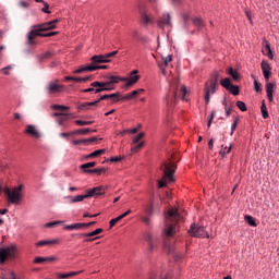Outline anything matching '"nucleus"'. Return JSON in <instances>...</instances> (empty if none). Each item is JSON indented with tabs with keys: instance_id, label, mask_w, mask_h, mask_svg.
I'll return each instance as SVG.
<instances>
[{
	"instance_id": "b1692460",
	"label": "nucleus",
	"mask_w": 279,
	"mask_h": 279,
	"mask_svg": "<svg viewBox=\"0 0 279 279\" xmlns=\"http://www.w3.org/2000/svg\"><path fill=\"white\" fill-rule=\"evenodd\" d=\"M90 86L94 88V94L97 95V93H105L106 92V88H104V82H99V81H96V82H93L90 84Z\"/></svg>"
},
{
	"instance_id": "9b49d317",
	"label": "nucleus",
	"mask_w": 279,
	"mask_h": 279,
	"mask_svg": "<svg viewBox=\"0 0 279 279\" xmlns=\"http://www.w3.org/2000/svg\"><path fill=\"white\" fill-rule=\"evenodd\" d=\"M107 80L108 81L102 83H104L105 92H108V93H110V90H114V88H117L116 84H119L121 82V77L114 76V75L107 76Z\"/></svg>"
},
{
	"instance_id": "37998d69",
	"label": "nucleus",
	"mask_w": 279,
	"mask_h": 279,
	"mask_svg": "<svg viewBox=\"0 0 279 279\" xmlns=\"http://www.w3.org/2000/svg\"><path fill=\"white\" fill-rule=\"evenodd\" d=\"M62 223H64V221H62V220L48 222V223H46V228H56V226H62Z\"/></svg>"
},
{
	"instance_id": "cd10ccee",
	"label": "nucleus",
	"mask_w": 279,
	"mask_h": 279,
	"mask_svg": "<svg viewBox=\"0 0 279 279\" xmlns=\"http://www.w3.org/2000/svg\"><path fill=\"white\" fill-rule=\"evenodd\" d=\"M265 47L263 50L264 56H267L269 60H274V51H271V46L269 45V41H265Z\"/></svg>"
},
{
	"instance_id": "ea45409f",
	"label": "nucleus",
	"mask_w": 279,
	"mask_h": 279,
	"mask_svg": "<svg viewBox=\"0 0 279 279\" xmlns=\"http://www.w3.org/2000/svg\"><path fill=\"white\" fill-rule=\"evenodd\" d=\"M193 23L196 27H198L199 29L204 28V21L199 17H195L193 19Z\"/></svg>"
},
{
	"instance_id": "3c124183",
	"label": "nucleus",
	"mask_w": 279,
	"mask_h": 279,
	"mask_svg": "<svg viewBox=\"0 0 279 279\" xmlns=\"http://www.w3.org/2000/svg\"><path fill=\"white\" fill-rule=\"evenodd\" d=\"M122 217L118 216L117 218L114 219H111L110 220V228H114V226H117V223H119V221H121Z\"/></svg>"
},
{
	"instance_id": "c9c22d12",
	"label": "nucleus",
	"mask_w": 279,
	"mask_h": 279,
	"mask_svg": "<svg viewBox=\"0 0 279 279\" xmlns=\"http://www.w3.org/2000/svg\"><path fill=\"white\" fill-rule=\"evenodd\" d=\"M86 173H96V175H101L102 173H106V168H96L92 170H85Z\"/></svg>"
},
{
	"instance_id": "864d4df0",
	"label": "nucleus",
	"mask_w": 279,
	"mask_h": 279,
	"mask_svg": "<svg viewBox=\"0 0 279 279\" xmlns=\"http://www.w3.org/2000/svg\"><path fill=\"white\" fill-rule=\"evenodd\" d=\"M260 86H262V84L258 83V81L255 80L254 81V88H255L256 93H260L263 90V88Z\"/></svg>"
},
{
	"instance_id": "423d86ee",
	"label": "nucleus",
	"mask_w": 279,
	"mask_h": 279,
	"mask_svg": "<svg viewBox=\"0 0 279 279\" xmlns=\"http://www.w3.org/2000/svg\"><path fill=\"white\" fill-rule=\"evenodd\" d=\"M40 27H33L32 26V31L28 32L27 34V45H29L31 47L36 45V38H38V36H40L41 38H50L51 36H56V34H58V32H50L48 34H43L41 32H49V29H43L39 31Z\"/></svg>"
},
{
	"instance_id": "4d7b16f0",
	"label": "nucleus",
	"mask_w": 279,
	"mask_h": 279,
	"mask_svg": "<svg viewBox=\"0 0 279 279\" xmlns=\"http://www.w3.org/2000/svg\"><path fill=\"white\" fill-rule=\"evenodd\" d=\"M154 250H156V240L148 242V252H154Z\"/></svg>"
},
{
	"instance_id": "de8ad7c7",
	"label": "nucleus",
	"mask_w": 279,
	"mask_h": 279,
	"mask_svg": "<svg viewBox=\"0 0 279 279\" xmlns=\"http://www.w3.org/2000/svg\"><path fill=\"white\" fill-rule=\"evenodd\" d=\"M144 240L147 241L148 243H151L154 240V235L150 232L144 233Z\"/></svg>"
},
{
	"instance_id": "052dcab7",
	"label": "nucleus",
	"mask_w": 279,
	"mask_h": 279,
	"mask_svg": "<svg viewBox=\"0 0 279 279\" xmlns=\"http://www.w3.org/2000/svg\"><path fill=\"white\" fill-rule=\"evenodd\" d=\"M41 12H45V14H51V11H49V3L44 2V8L41 9Z\"/></svg>"
},
{
	"instance_id": "9d476101",
	"label": "nucleus",
	"mask_w": 279,
	"mask_h": 279,
	"mask_svg": "<svg viewBox=\"0 0 279 279\" xmlns=\"http://www.w3.org/2000/svg\"><path fill=\"white\" fill-rule=\"evenodd\" d=\"M64 88H66L64 85H60L59 81H51L47 84L45 87L48 95H56L58 93H64Z\"/></svg>"
},
{
	"instance_id": "dca6fc26",
	"label": "nucleus",
	"mask_w": 279,
	"mask_h": 279,
	"mask_svg": "<svg viewBox=\"0 0 279 279\" xmlns=\"http://www.w3.org/2000/svg\"><path fill=\"white\" fill-rule=\"evenodd\" d=\"M262 72L264 75V80L269 82V77H271V64L268 61L263 60L260 63Z\"/></svg>"
},
{
	"instance_id": "39448f33",
	"label": "nucleus",
	"mask_w": 279,
	"mask_h": 279,
	"mask_svg": "<svg viewBox=\"0 0 279 279\" xmlns=\"http://www.w3.org/2000/svg\"><path fill=\"white\" fill-rule=\"evenodd\" d=\"M121 93L117 92V93H113V94H106V95H102L99 97L98 100L96 101H92V102H84L82 105L78 106V109L81 110H90V108H93V106H99V104L101 101H106L108 99L111 100V104H117L119 101H121Z\"/></svg>"
},
{
	"instance_id": "6ab92c4d",
	"label": "nucleus",
	"mask_w": 279,
	"mask_h": 279,
	"mask_svg": "<svg viewBox=\"0 0 279 279\" xmlns=\"http://www.w3.org/2000/svg\"><path fill=\"white\" fill-rule=\"evenodd\" d=\"M93 64H106L108 62H110V59H108V57H106V54H98V56H93L90 58Z\"/></svg>"
},
{
	"instance_id": "a18cd8bd",
	"label": "nucleus",
	"mask_w": 279,
	"mask_h": 279,
	"mask_svg": "<svg viewBox=\"0 0 279 279\" xmlns=\"http://www.w3.org/2000/svg\"><path fill=\"white\" fill-rule=\"evenodd\" d=\"M74 123H75L76 125H93V123H95V121L75 120Z\"/></svg>"
},
{
	"instance_id": "09e8293b",
	"label": "nucleus",
	"mask_w": 279,
	"mask_h": 279,
	"mask_svg": "<svg viewBox=\"0 0 279 279\" xmlns=\"http://www.w3.org/2000/svg\"><path fill=\"white\" fill-rule=\"evenodd\" d=\"M53 110H61V112H65V110H69V107L62 106V105H53Z\"/></svg>"
},
{
	"instance_id": "2eb2a0df",
	"label": "nucleus",
	"mask_w": 279,
	"mask_h": 279,
	"mask_svg": "<svg viewBox=\"0 0 279 279\" xmlns=\"http://www.w3.org/2000/svg\"><path fill=\"white\" fill-rule=\"evenodd\" d=\"M136 73H138V70H134L131 73V76H129L126 78H121V82H126L125 83L126 88L130 86H134V84H136V82H138L141 80V75H136Z\"/></svg>"
},
{
	"instance_id": "8fccbe9b",
	"label": "nucleus",
	"mask_w": 279,
	"mask_h": 279,
	"mask_svg": "<svg viewBox=\"0 0 279 279\" xmlns=\"http://www.w3.org/2000/svg\"><path fill=\"white\" fill-rule=\"evenodd\" d=\"M163 60V66H169V63L173 61V58L171 54L167 56L166 58H162Z\"/></svg>"
},
{
	"instance_id": "aec40b11",
	"label": "nucleus",
	"mask_w": 279,
	"mask_h": 279,
	"mask_svg": "<svg viewBox=\"0 0 279 279\" xmlns=\"http://www.w3.org/2000/svg\"><path fill=\"white\" fill-rule=\"evenodd\" d=\"M274 88H276V84L266 81V95L268 98V101H274Z\"/></svg>"
},
{
	"instance_id": "20e7f679",
	"label": "nucleus",
	"mask_w": 279,
	"mask_h": 279,
	"mask_svg": "<svg viewBox=\"0 0 279 279\" xmlns=\"http://www.w3.org/2000/svg\"><path fill=\"white\" fill-rule=\"evenodd\" d=\"M219 88V72H213L210 78L205 83L204 97L206 104H210V95H215Z\"/></svg>"
},
{
	"instance_id": "7c9ffc66",
	"label": "nucleus",
	"mask_w": 279,
	"mask_h": 279,
	"mask_svg": "<svg viewBox=\"0 0 279 279\" xmlns=\"http://www.w3.org/2000/svg\"><path fill=\"white\" fill-rule=\"evenodd\" d=\"M58 243V240H41L36 243L37 247H45V245H56Z\"/></svg>"
},
{
	"instance_id": "393cba45",
	"label": "nucleus",
	"mask_w": 279,
	"mask_h": 279,
	"mask_svg": "<svg viewBox=\"0 0 279 279\" xmlns=\"http://www.w3.org/2000/svg\"><path fill=\"white\" fill-rule=\"evenodd\" d=\"M101 232H104V229L99 228V229H96L92 232H88V233H80V234H76V236L78 239H84V238H90V236H97V234H101Z\"/></svg>"
},
{
	"instance_id": "338daca9",
	"label": "nucleus",
	"mask_w": 279,
	"mask_h": 279,
	"mask_svg": "<svg viewBox=\"0 0 279 279\" xmlns=\"http://www.w3.org/2000/svg\"><path fill=\"white\" fill-rule=\"evenodd\" d=\"M86 145H90V143H97V137H90V138H86Z\"/></svg>"
},
{
	"instance_id": "72a5a7b5",
	"label": "nucleus",
	"mask_w": 279,
	"mask_h": 279,
	"mask_svg": "<svg viewBox=\"0 0 279 279\" xmlns=\"http://www.w3.org/2000/svg\"><path fill=\"white\" fill-rule=\"evenodd\" d=\"M260 110L263 119H269V111H267V105L265 104V100L262 101Z\"/></svg>"
},
{
	"instance_id": "4be33fe9",
	"label": "nucleus",
	"mask_w": 279,
	"mask_h": 279,
	"mask_svg": "<svg viewBox=\"0 0 279 279\" xmlns=\"http://www.w3.org/2000/svg\"><path fill=\"white\" fill-rule=\"evenodd\" d=\"M25 134H29L31 136H33V138H40V133L33 124L26 125Z\"/></svg>"
},
{
	"instance_id": "0eeeda50",
	"label": "nucleus",
	"mask_w": 279,
	"mask_h": 279,
	"mask_svg": "<svg viewBox=\"0 0 279 279\" xmlns=\"http://www.w3.org/2000/svg\"><path fill=\"white\" fill-rule=\"evenodd\" d=\"M23 189H25L23 184L13 187L12 190L5 187L4 194L8 197V202H10V204H19V202L23 199Z\"/></svg>"
},
{
	"instance_id": "13d9d810",
	"label": "nucleus",
	"mask_w": 279,
	"mask_h": 279,
	"mask_svg": "<svg viewBox=\"0 0 279 279\" xmlns=\"http://www.w3.org/2000/svg\"><path fill=\"white\" fill-rule=\"evenodd\" d=\"M8 274V278L2 275L1 279H16V275L14 274V271L9 270Z\"/></svg>"
},
{
	"instance_id": "e433bc0d",
	"label": "nucleus",
	"mask_w": 279,
	"mask_h": 279,
	"mask_svg": "<svg viewBox=\"0 0 279 279\" xmlns=\"http://www.w3.org/2000/svg\"><path fill=\"white\" fill-rule=\"evenodd\" d=\"M90 132V129H78L75 131H72L73 136L75 135H86Z\"/></svg>"
},
{
	"instance_id": "680f3d73",
	"label": "nucleus",
	"mask_w": 279,
	"mask_h": 279,
	"mask_svg": "<svg viewBox=\"0 0 279 279\" xmlns=\"http://www.w3.org/2000/svg\"><path fill=\"white\" fill-rule=\"evenodd\" d=\"M144 136H145V133H140L137 136H135L133 138L134 145H136V143H138L141 141V138H143Z\"/></svg>"
},
{
	"instance_id": "a878e982",
	"label": "nucleus",
	"mask_w": 279,
	"mask_h": 279,
	"mask_svg": "<svg viewBox=\"0 0 279 279\" xmlns=\"http://www.w3.org/2000/svg\"><path fill=\"white\" fill-rule=\"evenodd\" d=\"M88 194L84 195H77V196H68V199H70V204H77L78 202H84V199H88Z\"/></svg>"
},
{
	"instance_id": "4c0bfd02",
	"label": "nucleus",
	"mask_w": 279,
	"mask_h": 279,
	"mask_svg": "<svg viewBox=\"0 0 279 279\" xmlns=\"http://www.w3.org/2000/svg\"><path fill=\"white\" fill-rule=\"evenodd\" d=\"M140 219L145 226L151 227V218L149 216L141 215Z\"/></svg>"
},
{
	"instance_id": "bf43d9fd",
	"label": "nucleus",
	"mask_w": 279,
	"mask_h": 279,
	"mask_svg": "<svg viewBox=\"0 0 279 279\" xmlns=\"http://www.w3.org/2000/svg\"><path fill=\"white\" fill-rule=\"evenodd\" d=\"M72 145H86V140H73Z\"/></svg>"
},
{
	"instance_id": "a19ab883",
	"label": "nucleus",
	"mask_w": 279,
	"mask_h": 279,
	"mask_svg": "<svg viewBox=\"0 0 279 279\" xmlns=\"http://www.w3.org/2000/svg\"><path fill=\"white\" fill-rule=\"evenodd\" d=\"M230 151H232V145H230L229 147L226 146L225 148H222L220 150V156H222V158H226V156H228V154H230Z\"/></svg>"
},
{
	"instance_id": "473e14b6",
	"label": "nucleus",
	"mask_w": 279,
	"mask_h": 279,
	"mask_svg": "<svg viewBox=\"0 0 279 279\" xmlns=\"http://www.w3.org/2000/svg\"><path fill=\"white\" fill-rule=\"evenodd\" d=\"M84 222L73 223V225H66L64 227V230H80L84 228Z\"/></svg>"
},
{
	"instance_id": "5fc2aeb1",
	"label": "nucleus",
	"mask_w": 279,
	"mask_h": 279,
	"mask_svg": "<svg viewBox=\"0 0 279 279\" xmlns=\"http://www.w3.org/2000/svg\"><path fill=\"white\" fill-rule=\"evenodd\" d=\"M236 125H239V118H235V120L233 121V123L231 125V136H232V134H234V130H236Z\"/></svg>"
},
{
	"instance_id": "e2e57ef3",
	"label": "nucleus",
	"mask_w": 279,
	"mask_h": 279,
	"mask_svg": "<svg viewBox=\"0 0 279 279\" xmlns=\"http://www.w3.org/2000/svg\"><path fill=\"white\" fill-rule=\"evenodd\" d=\"M47 58H51V52H45V53L39 54L40 60H45Z\"/></svg>"
},
{
	"instance_id": "f3484780",
	"label": "nucleus",
	"mask_w": 279,
	"mask_h": 279,
	"mask_svg": "<svg viewBox=\"0 0 279 279\" xmlns=\"http://www.w3.org/2000/svg\"><path fill=\"white\" fill-rule=\"evenodd\" d=\"M60 23V20H53L44 24H37V25H33V27H40L39 31L43 29H56V24Z\"/></svg>"
},
{
	"instance_id": "bb28decb",
	"label": "nucleus",
	"mask_w": 279,
	"mask_h": 279,
	"mask_svg": "<svg viewBox=\"0 0 279 279\" xmlns=\"http://www.w3.org/2000/svg\"><path fill=\"white\" fill-rule=\"evenodd\" d=\"M83 271L84 270L71 271V272H66V274L57 272L56 276L59 279H66V278H73V276H80V274H82Z\"/></svg>"
},
{
	"instance_id": "49530a36",
	"label": "nucleus",
	"mask_w": 279,
	"mask_h": 279,
	"mask_svg": "<svg viewBox=\"0 0 279 279\" xmlns=\"http://www.w3.org/2000/svg\"><path fill=\"white\" fill-rule=\"evenodd\" d=\"M101 154H106V149L95 150L94 153H90L89 156H93V158H97V157L101 156Z\"/></svg>"
},
{
	"instance_id": "774afa93",
	"label": "nucleus",
	"mask_w": 279,
	"mask_h": 279,
	"mask_svg": "<svg viewBox=\"0 0 279 279\" xmlns=\"http://www.w3.org/2000/svg\"><path fill=\"white\" fill-rule=\"evenodd\" d=\"M19 7L20 8H29V2H26V1H21L20 3H19Z\"/></svg>"
},
{
	"instance_id": "1a4fd4ad",
	"label": "nucleus",
	"mask_w": 279,
	"mask_h": 279,
	"mask_svg": "<svg viewBox=\"0 0 279 279\" xmlns=\"http://www.w3.org/2000/svg\"><path fill=\"white\" fill-rule=\"evenodd\" d=\"M187 233L190 234V236H194L196 239H206V236H208L206 229H204V227L202 226H197L196 223L191 225Z\"/></svg>"
},
{
	"instance_id": "79ce46f5",
	"label": "nucleus",
	"mask_w": 279,
	"mask_h": 279,
	"mask_svg": "<svg viewBox=\"0 0 279 279\" xmlns=\"http://www.w3.org/2000/svg\"><path fill=\"white\" fill-rule=\"evenodd\" d=\"M142 23L144 25H149V23H151V17H149L147 13H142Z\"/></svg>"
},
{
	"instance_id": "f8f14e48",
	"label": "nucleus",
	"mask_w": 279,
	"mask_h": 279,
	"mask_svg": "<svg viewBox=\"0 0 279 279\" xmlns=\"http://www.w3.org/2000/svg\"><path fill=\"white\" fill-rule=\"evenodd\" d=\"M157 25L160 29H171V27H173V24L171 23V14L163 13L157 21Z\"/></svg>"
},
{
	"instance_id": "f03ea898",
	"label": "nucleus",
	"mask_w": 279,
	"mask_h": 279,
	"mask_svg": "<svg viewBox=\"0 0 279 279\" xmlns=\"http://www.w3.org/2000/svg\"><path fill=\"white\" fill-rule=\"evenodd\" d=\"M178 99H182V101H189V90L186 89V86L181 83H177L172 94H169L165 98L167 108H173L178 104Z\"/></svg>"
},
{
	"instance_id": "58836bf2",
	"label": "nucleus",
	"mask_w": 279,
	"mask_h": 279,
	"mask_svg": "<svg viewBox=\"0 0 279 279\" xmlns=\"http://www.w3.org/2000/svg\"><path fill=\"white\" fill-rule=\"evenodd\" d=\"M235 106L239 108V110H241V112H247V106L245 102L239 100L235 102Z\"/></svg>"
},
{
	"instance_id": "f704fd0d",
	"label": "nucleus",
	"mask_w": 279,
	"mask_h": 279,
	"mask_svg": "<svg viewBox=\"0 0 279 279\" xmlns=\"http://www.w3.org/2000/svg\"><path fill=\"white\" fill-rule=\"evenodd\" d=\"M244 221H246V223H248V226H252V228H256V220H254V217L246 215L244 216Z\"/></svg>"
},
{
	"instance_id": "f257e3e1",
	"label": "nucleus",
	"mask_w": 279,
	"mask_h": 279,
	"mask_svg": "<svg viewBox=\"0 0 279 279\" xmlns=\"http://www.w3.org/2000/svg\"><path fill=\"white\" fill-rule=\"evenodd\" d=\"M166 228L163 233L166 236L170 238L175 234V226L184 221V215L180 214V210L171 208L167 211L166 216Z\"/></svg>"
},
{
	"instance_id": "4468645a",
	"label": "nucleus",
	"mask_w": 279,
	"mask_h": 279,
	"mask_svg": "<svg viewBox=\"0 0 279 279\" xmlns=\"http://www.w3.org/2000/svg\"><path fill=\"white\" fill-rule=\"evenodd\" d=\"M108 69V65H85L74 71V73H86V72H93V71H99V70H106Z\"/></svg>"
},
{
	"instance_id": "6e6552de",
	"label": "nucleus",
	"mask_w": 279,
	"mask_h": 279,
	"mask_svg": "<svg viewBox=\"0 0 279 279\" xmlns=\"http://www.w3.org/2000/svg\"><path fill=\"white\" fill-rule=\"evenodd\" d=\"M16 258V245L0 247V264L4 265L5 260H14Z\"/></svg>"
},
{
	"instance_id": "c85d7f7f",
	"label": "nucleus",
	"mask_w": 279,
	"mask_h": 279,
	"mask_svg": "<svg viewBox=\"0 0 279 279\" xmlns=\"http://www.w3.org/2000/svg\"><path fill=\"white\" fill-rule=\"evenodd\" d=\"M93 167H97V162L90 161L87 163H83L80 166V169L83 171V173H86V171H92Z\"/></svg>"
},
{
	"instance_id": "c756f323",
	"label": "nucleus",
	"mask_w": 279,
	"mask_h": 279,
	"mask_svg": "<svg viewBox=\"0 0 279 279\" xmlns=\"http://www.w3.org/2000/svg\"><path fill=\"white\" fill-rule=\"evenodd\" d=\"M52 260H56V257L50 256V257H36L34 259V263H36L37 265H40L43 263H51Z\"/></svg>"
},
{
	"instance_id": "412c9836",
	"label": "nucleus",
	"mask_w": 279,
	"mask_h": 279,
	"mask_svg": "<svg viewBox=\"0 0 279 279\" xmlns=\"http://www.w3.org/2000/svg\"><path fill=\"white\" fill-rule=\"evenodd\" d=\"M106 193V187L97 186L90 190H87L88 197H95V195H104Z\"/></svg>"
},
{
	"instance_id": "c03bdc74",
	"label": "nucleus",
	"mask_w": 279,
	"mask_h": 279,
	"mask_svg": "<svg viewBox=\"0 0 279 279\" xmlns=\"http://www.w3.org/2000/svg\"><path fill=\"white\" fill-rule=\"evenodd\" d=\"M143 145H145L143 142H141L140 144L133 146L131 148L132 154H136L137 151H141V149H143Z\"/></svg>"
},
{
	"instance_id": "a211bd4d",
	"label": "nucleus",
	"mask_w": 279,
	"mask_h": 279,
	"mask_svg": "<svg viewBox=\"0 0 279 279\" xmlns=\"http://www.w3.org/2000/svg\"><path fill=\"white\" fill-rule=\"evenodd\" d=\"M142 93H145V89H143V88L135 89V90L122 96L121 99L124 101H130V99H136V97H138V95H142Z\"/></svg>"
},
{
	"instance_id": "0e129e2a",
	"label": "nucleus",
	"mask_w": 279,
	"mask_h": 279,
	"mask_svg": "<svg viewBox=\"0 0 279 279\" xmlns=\"http://www.w3.org/2000/svg\"><path fill=\"white\" fill-rule=\"evenodd\" d=\"M132 37L136 38L137 40H141V33L138 31H133L132 32Z\"/></svg>"
},
{
	"instance_id": "5701e85b",
	"label": "nucleus",
	"mask_w": 279,
	"mask_h": 279,
	"mask_svg": "<svg viewBox=\"0 0 279 279\" xmlns=\"http://www.w3.org/2000/svg\"><path fill=\"white\" fill-rule=\"evenodd\" d=\"M52 117L57 118L58 125H64L66 121H69V114L62 113V112H54L52 113Z\"/></svg>"
},
{
	"instance_id": "ddd939ff",
	"label": "nucleus",
	"mask_w": 279,
	"mask_h": 279,
	"mask_svg": "<svg viewBox=\"0 0 279 279\" xmlns=\"http://www.w3.org/2000/svg\"><path fill=\"white\" fill-rule=\"evenodd\" d=\"M220 85L222 86V88H226V90H229V93H231V95H239L240 90H239V86L233 85L230 82L229 77L222 78L220 81Z\"/></svg>"
},
{
	"instance_id": "69168bd1",
	"label": "nucleus",
	"mask_w": 279,
	"mask_h": 279,
	"mask_svg": "<svg viewBox=\"0 0 279 279\" xmlns=\"http://www.w3.org/2000/svg\"><path fill=\"white\" fill-rule=\"evenodd\" d=\"M59 136L61 138H69V136H73V132H70V133H60Z\"/></svg>"
},
{
	"instance_id": "7ed1b4c3",
	"label": "nucleus",
	"mask_w": 279,
	"mask_h": 279,
	"mask_svg": "<svg viewBox=\"0 0 279 279\" xmlns=\"http://www.w3.org/2000/svg\"><path fill=\"white\" fill-rule=\"evenodd\" d=\"M178 167L169 159L166 162L161 163L160 170L162 171V179L158 180V189H165L167 186V182H175V179L173 178L175 170Z\"/></svg>"
},
{
	"instance_id": "603ef678",
	"label": "nucleus",
	"mask_w": 279,
	"mask_h": 279,
	"mask_svg": "<svg viewBox=\"0 0 279 279\" xmlns=\"http://www.w3.org/2000/svg\"><path fill=\"white\" fill-rule=\"evenodd\" d=\"M145 213L148 217H151L154 215V205L146 207Z\"/></svg>"
},
{
	"instance_id": "2f4dec72",
	"label": "nucleus",
	"mask_w": 279,
	"mask_h": 279,
	"mask_svg": "<svg viewBox=\"0 0 279 279\" xmlns=\"http://www.w3.org/2000/svg\"><path fill=\"white\" fill-rule=\"evenodd\" d=\"M227 73L228 75H230L232 77V80H234L235 82H239V80L241 78V76L239 75V72L232 68H228L227 69Z\"/></svg>"
},
{
	"instance_id": "6e6d98bb",
	"label": "nucleus",
	"mask_w": 279,
	"mask_h": 279,
	"mask_svg": "<svg viewBox=\"0 0 279 279\" xmlns=\"http://www.w3.org/2000/svg\"><path fill=\"white\" fill-rule=\"evenodd\" d=\"M65 82H81L78 80H81V77H75V76H65L64 77Z\"/></svg>"
}]
</instances>
